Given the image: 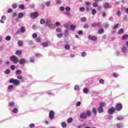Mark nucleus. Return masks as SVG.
I'll return each instance as SVG.
<instances>
[{
    "label": "nucleus",
    "instance_id": "f257e3e1",
    "mask_svg": "<svg viewBox=\"0 0 128 128\" xmlns=\"http://www.w3.org/2000/svg\"><path fill=\"white\" fill-rule=\"evenodd\" d=\"M10 59L12 62H13L14 64H18V57L16 56H12Z\"/></svg>",
    "mask_w": 128,
    "mask_h": 128
},
{
    "label": "nucleus",
    "instance_id": "f03ea898",
    "mask_svg": "<svg viewBox=\"0 0 128 128\" xmlns=\"http://www.w3.org/2000/svg\"><path fill=\"white\" fill-rule=\"evenodd\" d=\"M10 83L13 84L14 86H18V84H20V80L16 79L14 80V78H11L10 80Z\"/></svg>",
    "mask_w": 128,
    "mask_h": 128
},
{
    "label": "nucleus",
    "instance_id": "7ed1b4c3",
    "mask_svg": "<svg viewBox=\"0 0 128 128\" xmlns=\"http://www.w3.org/2000/svg\"><path fill=\"white\" fill-rule=\"evenodd\" d=\"M115 110L120 112L122 110V104L118 103L115 106Z\"/></svg>",
    "mask_w": 128,
    "mask_h": 128
},
{
    "label": "nucleus",
    "instance_id": "20e7f679",
    "mask_svg": "<svg viewBox=\"0 0 128 128\" xmlns=\"http://www.w3.org/2000/svg\"><path fill=\"white\" fill-rule=\"evenodd\" d=\"M30 16L32 18H36L38 16V12H32L30 14Z\"/></svg>",
    "mask_w": 128,
    "mask_h": 128
},
{
    "label": "nucleus",
    "instance_id": "39448f33",
    "mask_svg": "<svg viewBox=\"0 0 128 128\" xmlns=\"http://www.w3.org/2000/svg\"><path fill=\"white\" fill-rule=\"evenodd\" d=\"M88 40H90L92 42H96L98 40V38L96 36H92V35H90L88 36Z\"/></svg>",
    "mask_w": 128,
    "mask_h": 128
},
{
    "label": "nucleus",
    "instance_id": "423d86ee",
    "mask_svg": "<svg viewBox=\"0 0 128 128\" xmlns=\"http://www.w3.org/2000/svg\"><path fill=\"white\" fill-rule=\"evenodd\" d=\"M54 118V112L52 110H50L49 113V118L52 120Z\"/></svg>",
    "mask_w": 128,
    "mask_h": 128
},
{
    "label": "nucleus",
    "instance_id": "0eeeda50",
    "mask_svg": "<svg viewBox=\"0 0 128 128\" xmlns=\"http://www.w3.org/2000/svg\"><path fill=\"white\" fill-rule=\"evenodd\" d=\"M115 112H116V108H110L108 111V113L109 114H114Z\"/></svg>",
    "mask_w": 128,
    "mask_h": 128
},
{
    "label": "nucleus",
    "instance_id": "6e6552de",
    "mask_svg": "<svg viewBox=\"0 0 128 128\" xmlns=\"http://www.w3.org/2000/svg\"><path fill=\"white\" fill-rule=\"evenodd\" d=\"M26 59L24 58H22L21 59H20V60H19V64H26Z\"/></svg>",
    "mask_w": 128,
    "mask_h": 128
},
{
    "label": "nucleus",
    "instance_id": "1a4fd4ad",
    "mask_svg": "<svg viewBox=\"0 0 128 128\" xmlns=\"http://www.w3.org/2000/svg\"><path fill=\"white\" fill-rule=\"evenodd\" d=\"M80 118L82 119L86 118L87 116L86 113H82L80 114Z\"/></svg>",
    "mask_w": 128,
    "mask_h": 128
},
{
    "label": "nucleus",
    "instance_id": "9d476101",
    "mask_svg": "<svg viewBox=\"0 0 128 128\" xmlns=\"http://www.w3.org/2000/svg\"><path fill=\"white\" fill-rule=\"evenodd\" d=\"M98 112L99 114H102V112H104V108L102 106H100L97 108Z\"/></svg>",
    "mask_w": 128,
    "mask_h": 128
},
{
    "label": "nucleus",
    "instance_id": "9b49d317",
    "mask_svg": "<svg viewBox=\"0 0 128 128\" xmlns=\"http://www.w3.org/2000/svg\"><path fill=\"white\" fill-rule=\"evenodd\" d=\"M22 54V52L20 50H17L15 52V54L16 56H20Z\"/></svg>",
    "mask_w": 128,
    "mask_h": 128
},
{
    "label": "nucleus",
    "instance_id": "f8f14e48",
    "mask_svg": "<svg viewBox=\"0 0 128 128\" xmlns=\"http://www.w3.org/2000/svg\"><path fill=\"white\" fill-rule=\"evenodd\" d=\"M18 46L22 47V46H24V42H22V40H18Z\"/></svg>",
    "mask_w": 128,
    "mask_h": 128
},
{
    "label": "nucleus",
    "instance_id": "ddd939ff",
    "mask_svg": "<svg viewBox=\"0 0 128 128\" xmlns=\"http://www.w3.org/2000/svg\"><path fill=\"white\" fill-rule=\"evenodd\" d=\"M41 44L44 48H46V46H48V42H42V43H41Z\"/></svg>",
    "mask_w": 128,
    "mask_h": 128
},
{
    "label": "nucleus",
    "instance_id": "4468645a",
    "mask_svg": "<svg viewBox=\"0 0 128 128\" xmlns=\"http://www.w3.org/2000/svg\"><path fill=\"white\" fill-rule=\"evenodd\" d=\"M76 28V25L74 24H71L70 26V30H74V29Z\"/></svg>",
    "mask_w": 128,
    "mask_h": 128
},
{
    "label": "nucleus",
    "instance_id": "2eb2a0df",
    "mask_svg": "<svg viewBox=\"0 0 128 128\" xmlns=\"http://www.w3.org/2000/svg\"><path fill=\"white\" fill-rule=\"evenodd\" d=\"M48 26L51 30H54V28H56V25L54 24H50V25H48Z\"/></svg>",
    "mask_w": 128,
    "mask_h": 128
},
{
    "label": "nucleus",
    "instance_id": "dca6fc26",
    "mask_svg": "<svg viewBox=\"0 0 128 128\" xmlns=\"http://www.w3.org/2000/svg\"><path fill=\"white\" fill-rule=\"evenodd\" d=\"M92 111L93 114H94V115L96 116V108L95 107L93 108L92 109Z\"/></svg>",
    "mask_w": 128,
    "mask_h": 128
},
{
    "label": "nucleus",
    "instance_id": "f3484780",
    "mask_svg": "<svg viewBox=\"0 0 128 128\" xmlns=\"http://www.w3.org/2000/svg\"><path fill=\"white\" fill-rule=\"evenodd\" d=\"M18 17H19L20 18H24V13L22 12L18 13Z\"/></svg>",
    "mask_w": 128,
    "mask_h": 128
},
{
    "label": "nucleus",
    "instance_id": "a211bd4d",
    "mask_svg": "<svg viewBox=\"0 0 128 128\" xmlns=\"http://www.w3.org/2000/svg\"><path fill=\"white\" fill-rule=\"evenodd\" d=\"M50 20H47L46 21V24L45 26H50Z\"/></svg>",
    "mask_w": 128,
    "mask_h": 128
},
{
    "label": "nucleus",
    "instance_id": "6ab92c4d",
    "mask_svg": "<svg viewBox=\"0 0 128 128\" xmlns=\"http://www.w3.org/2000/svg\"><path fill=\"white\" fill-rule=\"evenodd\" d=\"M64 48L66 50H70V46L68 44L65 45Z\"/></svg>",
    "mask_w": 128,
    "mask_h": 128
},
{
    "label": "nucleus",
    "instance_id": "aec40b11",
    "mask_svg": "<svg viewBox=\"0 0 128 128\" xmlns=\"http://www.w3.org/2000/svg\"><path fill=\"white\" fill-rule=\"evenodd\" d=\"M104 30L102 28H100L99 30H98V33L100 34H104Z\"/></svg>",
    "mask_w": 128,
    "mask_h": 128
},
{
    "label": "nucleus",
    "instance_id": "412c9836",
    "mask_svg": "<svg viewBox=\"0 0 128 128\" xmlns=\"http://www.w3.org/2000/svg\"><path fill=\"white\" fill-rule=\"evenodd\" d=\"M5 40H7V42H8L12 40V37L10 36H7L6 37Z\"/></svg>",
    "mask_w": 128,
    "mask_h": 128
},
{
    "label": "nucleus",
    "instance_id": "4be33fe9",
    "mask_svg": "<svg viewBox=\"0 0 128 128\" xmlns=\"http://www.w3.org/2000/svg\"><path fill=\"white\" fill-rule=\"evenodd\" d=\"M128 38V34H124L122 36V40H126Z\"/></svg>",
    "mask_w": 128,
    "mask_h": 128
},
{
    "label": "nucleus",
    "instance_id": "5701e85b",
    "mask_svg": "<svg viewBox=\"0 0 128 128\" xmlns=\"http://www.w3.org/2000/svg\"><path fill=\"white\" fill-rule=\"evenodd\" d=\"M122 52H124V54H126V47H122Z\"/></svg>",
    "mask_w": 128,
    "mask_h": 128
},
{
    "label": "nucleus",
    "instance_id": "b1692460",
    "mask_svg": "<svg viewBox=\"0 0 128 128\" xmlns=\"http://www.w3.org/2000/svg\"><path fill=\"white\" fill-rule=\"evenodd\" d=\"M104 8H110V3L106 2L104 5Z\"/></svg>",
    "mask_w": 128,
    "mask_h": 128
},
{
    "label": "nucleus",
    "instance_id": "393cba45",
    "mask_svg": "<svg viewBox=\"0 0 128 128\" xmlns=\"http://www.w3.org/2000/svg\"><path fill=\"white\" fill-rule=\"evenodd\" d=\"M86 116H92V112L90 110L87 111Z\"/></svg>",
    "mask_w": 128,
    "mask_h": 128
},
{
    "label": "nucleus",
    "instance_id": "a878e982",
    "mask_svg": "<svg viewBox=\"0 0 128 128\" xmlns=\"http://www.w3.org/2000/svg\"><path fill=\"white\" fill-rule=\"evenodd\" d=\"M124 34V29L122 28L119 30L118 31V34Z\"/></svg>",
    "mask_w": 128,
    "mask_h": 128
},
{
    "label": "nucleus",
    "instance_id": "bb28decb",
    "mask_svg": "<svg viewBox=\"0 0 128 128\" xmlns=\"http://www.w3.org/2000/svg\"><path fill=\"white\" fill-rule=\"evenodd\" d=\"M70 36V34H68V30H66L65 31V34H64V36L65 38H68Z\"/></svg>",
    "mask_w": 128,
    "mask_h": 128
},
{
    "label": "nucleus",
    "instance_id": "cd10ccee",
    "mask_svg": "<svg viewBox=\"0 0 128 128\" xmlns=\"http://www.w3.org/2000/svg\"><path fill=\"white\" fill-rule=\"evenodd\" d=\"M41 40H42V38H37L36 39V42H40Z\"/></svg>",
    "mask_w": 128,
    "mask_h": 128
},
{
    "label": "nucleus",
    "instance_id": "c85d7f7f",
    "mask_svg": "<svg viewBox=\"0 0 128 128\" xmlns=\"http://www.w3.org/2000/svg\"><path fill=\"white\" fill-rule=\"evenodd\" d=\"M19 8H20V10H24V4L20 5Z\"/></svg>",
    "mask_w": 128,
    "mask_h": 128
},
{
    "label": "nucleus",
    "instance_id": "c756f323",
    "mask_svg": "<svg viewBox=\"0 0 128 128\" xmlns=\"http://www.w3.org/2000/svg\"><path fill=\"white\" fill-rule=\"evenodd\" d=\"M92 14L94 15L96 14V9H92Z\"/></svg>",
    "mask_w": 128,
    "mask_h": 128
},
{
    "label": "nucleus",
    "instance_id": "7c9ffc66",
    "mask_svg": "<svg viewBox=\"0 0 128 128\" xmlns=\"http://www.w3.org/2000/svg\"><path fill=\"white\" fill-rule=\"evenodd\" d=\"M20 32H26V28H24V26H22L20 28Z\"/></svg>",
    "mask_w": 128,
    "mask_h": 128
},
{
    "label": "nucleus",
    "instance_id": "2f4dec72",
    "mask_svg": "<svg viewBox=\"0 0 128 128\" xmlns=\"http://www.w3.org/2000/svg\"><path fill=\"white\" fill-rule=\"evenodd\" d=\"M80 21L82 22H86V18L83 17L81 18Z\"/></svg>",
    "mask_w": 128,
    "mask_h": 128
},
{
    "label": "nucleus",
    "instance_id": "473e14b6",
    "mask_svg": "<svg viewBox=\"0 0 128 128\" xmlns=\"http://www.w3.org/2000/svg\"><path fill=\"white\" fill-rule=\"evenodd\" d=\"M56 36L58 38H62L63 34H56Z\"/></svg>",
    "mask_w": 128,
    "mask_h": 128
},
{
    "label": "nucleus",
    "instance_id": "72a5a7b5",
    "mask_svg": "<svg viewBox=\"0 0 128 128\" xmlns=\"http://www.w3.org/2000/svg\"><path fill=\"white\" fill-rule=\"evenodd\" d=\"M67 122H68V124H70V122H72V118H70L68 119Z\"/></svg>",
    "mask_w": 128,
    "mask_h": 128
},
{
    "label": "nucleus",
    "instance_id": "f704fd0d",
    "mask_svg": "<svg viewBox=\"0 0 128 128\" xmlns=\"http://www.w3.org/2000/svg\"><path fill=\"white\" fill-rule=\"evenodd\" d=\"M50 2L48 1L46 2L45 4L46 6H50Z\"/></svg>",
    "mask_w": 128,
    "mask_h": 128
},
{
    "label": "nucleus",
    "instance_id": "c9c22d12",
    "mask_svg": "<svg viewBox=\"0 0 128 128\" xmlns=\"http://www.w3.org/2000/svg\"><path fill=\"white\" fill-rule=\"evenodd\" d=\"M116 126L118 128H122L124 127V126H122V124H116Z\"/></svg>",
    "mask_w": 128,
    "mask_h": 128
},
{
    "label": "nucleus",
    "instance_id": "e433bc0d",
    "mask_svg": "<svg viewBox=\"0 0 128 128\" xmlns=\"http://www.w3.org/2000/svg\"><path fill=\"white\" fill-rule=\"evenodd\" d=\"M22 74V70H17L16 71V74Z\"/></svg>",
    "mask_w": 128,
    "mask_h": 128
},
{
    "label": "nucleus",
    "instance_id": "4c0bfd02",
    "mask_svg": "<svg viewBox=\"0 0 128 128\" xmlns=\"http://www.w3.org/2000/svg\"><path fill=\"white\" fill-rule=\"evenodd\" d=\"M62 128H66V124L64 122H62Z\"/></svg>",
    "mask_w": 128,
    "mask_h": 128
},
{
    "label": "nucleus",
    "instance_id": "58836bf2",
    "mask_svg": "<svg viewBox=\"0 0 128 128\" xmlns=\"http://www.w3.org/2000/svg\"><path fill=\"white\" fill-rule=\"evenodd\" d=\"M118 28V24H115L112 28L113 30H116V28Z\"/></svg>",
    "mask_w": 128,
    "mask_h": 128
},
{
    "label": "nucleus",
    "instance_id": "ea45409f",
    "mask_svg": "<svg viewBox=\"0 0 128 128\" xmlns=\"http://www.w3.org/2000/svg\"><path fill=\"white\" fill-rule=\"evenodd\" d=\"M10 70L9 69H6L4 72V74H10Z\"/></svg>",
    "mask_w": 128,
    "mask_h": 128
},
{
    "label": "nucleus",
    "instance_id": "a19ab883",
    "mask_svg": "<svg viewBox=\"0 0 128 128\" xmlns=\"http://www.w3.org/2000/svg\"><path fill=\"white\" fill-rule=\"evenodd\" d=\"M83 92L84 94H88V88H86L83 90Z\"/></svg>",
    "mask_w": 128,
    "mask_h": 128
},
{
    "label": "nucleus",
    "instance_id": "79ce46f5",
    "mask_svg": "<svg viewBox=\"0 0 128 128\" xmlns=\"http://www.w3.org/2000/svg\"><path fill=\"white\" fill-rule=\"evenodd\" d=\"M10 70H16V66L14 65H12L10 67Z\"/></svg>",
    "mask_w": 128,
    "mask_h": 128
},
{
    "label": "nucleus",
    "instance_id": "37998d69",
    "mask_svg": "<svg viewBox=\"0 0 128 128\" xmlns=\"http://www.w3.org/2000/svg\"><path fill=\"white\" fill-rule=\"evenodd\" d=\"M100 84H104V80L103 79H100L99 80Z\"/></svg>",
    "mask_w": 128,
    "mask_h": 128
},
{
    "label": "nucleus",
    "instance_id": "c03bdc74",
    "mask_svg": "<svg viewBox=\"0 0 128 128\" xmlns=\"http://www.w3.org/2000/svg\"><path fill=\"white\" fill-rule=\"evenodd\" d=\"M44 22H46V21L44 20V19H41V20H40V24H44Z\"/></svg>",
    "mask_w": 128,
    "mask_h": 128
},
{
    "label": "nucleus",
    "instance_id": "a18cd8bd",
    "mask_svg": "<svg viewBox=\"0 0 128 128\" xmlns=\"http://www.w3.org/2000/svg\"><path fill=\"white\" fill-rule=\"evenodd\" d=\"M18 108H14L13 109L12 112H14V114H18Z\"/></svg>",
    "mask_w": 128,
    "mask_h": 128
},
{
    "label": "nucleus",
    "instance_id": "49530a36",
    "mask_svg": "<svg viewBox=\"0 0 128 128\" xmlns=\"http://www.w3.org/2000/svg\"><path fill=\"white\" fill-rule=\"evenodd\" d=\"M98 26V23L96 22H94L92 24V26L93 27V28H94V26Z\"/></svg>",
    "mask_w": 128,
    "mask_h": 128
},
{
    "label": "nucleus",
    "instance_id": "de8ad7c7",
    "mask_svg": "<svg viewBox=\"0 0 128 128\" xmlns=\"http://www.w3.org/2000/svg\"><path fill=\"white\" fill-rule=\"evenodd\" d=\"M118 120H124V117L122 116H120L117 118Z\"/></svg>",
    "mask_w": 128,
    "mask_h": 128
},
{
    "label": "nucleus",
    "instance_id": "09e8293b",
    "mask_svg": "<svg viewBox=\"0 0 128 128\" xmlns=\"http://www.w3.org/2000/svg\"><path fill=\"white\" fill-rule=\"evenodd\" d=\"M85 4L86 6H90V2H85Z\"/></svg>",
    "mask_w": 128,
    "mask_h": 128
},
{
    "label": "nucleus",
    "instance_id": "8fccbe9b",
    "mask_svg": "<svg viewBox=\"0 0 128 128\" xmlns=\"http://www.w3.org/2000/svg\"><path fill=\"white\" fill-rule=\"evenodd\" d=\"M32 36L33 38H36L38 37V34H36V33H34V34H33Z\"/></svg>",
    "mask_w": 128,
    "mask_h": 128
},
{
    "label": "nucleus",
    "instance_id": "3c124183",
    "mask_svg": "<svg viewBox=\"0 0 128 128\" xmlns=\"http://www.w3.org/2000/svg\"><path fill=\"white\" fill-rule=\"evenodd\" d=\"M85 10L86 9H84V7H81L80 8V12H84Z\"/></svg>",
    "mask_w": 128,
    "mask_h": 128
},
{
    "label": "nucleus",
    "instance_id": "603ef678",
    "mask_svg": "<svg viewBox=\"0 0 128 128\" xmlns=\"http://www.w3.org/2000/svg\"><path fill=\"white\" fill-rule=\"evenodd\" d=\"M56 32H62V29L60 28H57L56 29Z\"/></svg>",
    "mask_w": 128,
    "mask_h": 128
},
{
    "label": "nucleus",
    "instance_id": "864d4df0",
    "mask_svg": "<svg viewBox=\"0 0 128 128\" xmlns=\"http://www.w3.org/2000/svg\"><path fill=\"white\" fill-rule=\"evenodd\" d=\"M97 26H98L99 27V28H102V22H98L97 23Z\"/></svg>",
    "mask_w": 128,
    "mask_h": 128
},
{
    "label": "nucleus",
    "instance_id": "5fc2aeb1",
    "mask_svg": "<svg viewBox=\"0 0 128 128\" xmlns=\"http://www.w3.org/2000/svg\"><path fill=\"white\" fill-rule=\"evenodd\" d=\"M65 10H66V12L70 11V8L69 6L66 7Z\"/></svg>",
    "mask_w": 128,
    "mask_h": 128
},
{
    "label": "nucleus",
    "instance_id": "6e6d98bb",
    "mask_svg": "<svg viewBox=\"0 0 128 128\" xmlns=\"http://www.w3.org/2000/svg\"><path fill=\"white\" fill-rule=\"evenodd\" d=\"M9 106H14V102H10L9 103Z\"/></svg>",
    "mask_w": 128,
    "mask_h": 128
},
{
    "label": "nucleus",
    "instance_id": "4d7b16f0",
    "mask_svg": "<svg viewBox=\"0 0 128 128\" xmlns=\"http://www.w3.org/2000/svg\"><path fill=\"white\" fill-rule=\"evenodd\" d=\"M60 10H61V12H64V7L61 6L60 7Z\"/></svg>",
    "mask_w": 128,
    "mask_h": 128
},
{
    "label": "nucleus",
    "instance_id": "13d9d810",
    "mask_svg": "<svg viewBox=\"0 0 128 128\" xmlns=\"http://www.w3.org/2000/svg\"><path fill=\"white\" fill-rule=\"evenodd\" d=\"M93 6L94 8H98V4H97L96 3H94L93 4Z\"/></svg>",
    "mask_w": 128,
    "mask_h": 128
},
{
    "label": "nucleus",
    "instance_id": "bf43d9fd",
    "mask_svg": "<svg viewBox=\"0 0 128 128\" xmlns=\"http://www.w3.org/2000/svg\"><path fill=\"white\" fill-rule=\"evenodd\" d=\"M32 28L33 30H38V26H36V25H34L32 27Z\"/></svg>",
    "mask_w": 128,
    "mask_h": 128
},
{
    "label": "nucleus",
    "instance_id": "052dcab7",
    "mask_svg": "<svg viewBox=\"0 0 128 128\" xmlns=\"http://www.w3.org/2000/svg\"><path fill=\"white\" fill-rule=\"evenodd\" d=\"M56 26H60V22H56Z\"/></svg>",
    "mask_w": 128,
    "mask_h": 128
},
{
    "label": "nucleus",
    "instance_id": "680f3d73",
    "mask_svg": "<svg viewBox=\"0 0 128 128\" xmlns=\"http://www.w3.org/2000/svg\"><path fill=\"white\" fill-rule=\"evenodd\" d=\"M118 74H116V73H114L112 74V76H114V78H118Z\"/></svg>",
    "mask_w": 128,
    "mask_h": 128
},
{
    "label": "nucleus",
    "instance_id": "e2e57ef3",
    "mask_svg": "<svg viewBox=\"0 0 128 128\" xmlns=\"http://www.w3.org/2000/svg\"><path fill=\"white\" fill-rule=\"evenodd\" d=\"M30 128H34V124H32L30 125Z\"/></svg>",
    "mask_w": 128,
    "mask_h": 128
},
{
    "label": "nucleus",
    "instance_id": "0e129e2a",
    "mask_svg": "<svg viewBox=\"0 0 128 128\" xmlns=\"http://www.w3.org/2000/svg\"><path fill=\"white\" fill-rule=\"evenodd\" d=\"M75 90H78V85H76L74 86Z\"/></svg>",
    "mask_w": 128,
    "mask_h": 128
},
{
    "label": "nucleus",
    "instance_id": "69168bd1",
    "mask_svg": "<svg viewBox=\"0 0 128 128\" xmlns=\"http://www.w3.org/2000/svg\"><path fill=\"white\" fill-rule=\"evenodd\" d=\"M76 106H80V102H78L76 104Z\"/></svg>",
    "mask_w": 128,
    "mask_h": 128
},
{
    "label": "nucleus",
    "instance_id": "338daca9",
    "mask_svg": "<svg viewBox=\"0 0 128 128\" xmlns=\"http://www.w3.org/2000/svg\"><path fill=\"white\" fill-rule=\"evenodd\" d=\"M108 23H105L104 24V28H108Z\"/></svg>",
    "mask_w": 128,
    "mask_h": 128
},
{
    "label": "nucleus",
    "instance_id": "774afa93",
    "mask_svg": "<svg viewBox=\"0 0 128 128\" xmlns=\"http://www.w3.org/2000/svg\"><path fill=\"white\" fill-rule=\"evenodd\" d=\"M17 78H18V80H22V76H17Z\"/></svg>",
    "mask_w": 128,
    "mask_h": 128
}]
</instances>
